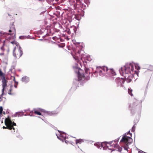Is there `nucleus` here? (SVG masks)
Instances as JSON below:
<instances>
[{
	"mask_svg": "<svg viewBox=\"0 0 153 153\" xmlns=\"http://www.w3.org/2000/svg\"><path fill=\"white\" fill-rule=\"evenodd\" d=\"M119 137L117 139L110 142H104L102 143H98L94 144V145L99 149H101L102 148L104 149V148L106 146L108 148L109 150H111L112 151L116 150L115 149H112L109 148V147H111L113 146L114 148H115V147H118V145L116 144L113 143L114 142H116L118 141L119 139Z\"/></svg>",
	"mask_w": 153,
	"mask_h": 153,
	"instance_id": "obj_1",
	"label": "nucleus"
},
{
	"mask_svg": "<svg viewBox=\"0 0 153 153\" xmlns=\"http://www.w3.org/2000/svg\"><path fill=\"white\" fill-rule=\"evenodd\" d=\"M97 71H99V74L100 76H103L106 74H109L111 72L113 75H115V73L111 69H108L107 67L104 66L102 67H99L97 68Z\"/></svg>",
	"mask_w": 153,
	"mask_h": 153,
	"instance_id": "obj_2",
	"label": "nucleus"
},
{
	"mask_svg": "<svg viewBox=\"0 0 153 153\" xmlns=\"http://www.w3.org/2000/svg\"><path fill=\"white\" fill-rule=\"evenodd\" d=\"M119 71L120 74L124 76L125 78V79H124L125 81H126L127 83L131 82L132 78L131 75H132L133 73L125 72V71L123 70L122 67L119 69Z\"/></svg>",
	"mask_w": 153,
	"mask_h": 153,
	"instance_id": "obj_3",
	"label": "nucleus"
},
{
	"mask_svg": "<svg viewBox=\"0 0 153 153\" xmlns=\"http://www.w3.org/2000/svg\"><path fill=\"white\" fill-rule=\"evenodd\" d=\"M73 68L75 72L77 74L78 81L81 83H82L83 81L85 80V78L83 74H81L82 72V70L81 68L76 66L74 67Z\"/></svg>",
	"mask_w": 153,
	"mask_h": 153,
	"instance_id": "obj_4",
	"label": "nucleus"
},
{
	"mask_svg": "<svg viewBox=\"0 0 153 153\" xmlns=\"http://www.w3.org/2000/svg\"><path fill=\"white\" fill-rule=\"evenodd\" d=\"M126 133L122 137L120 140V142H124L125 143V146L123 148L125 150H127L128 147V144L131 143L133 141L132 139L130 137L127 136Z\"/></svg>",
	"mask_w": 153,
	"mask_h": 153,
	"instance_id": "obj_5",
	"label": "nucleus"
},
{
	"mask_svg": "<svg viewBox=\"0 0 153 153\" xmlns=\"http://www.w3.org/2000/svg\"><path fill=\"white\" fill-rule=\"evenodd\" d=\"M123 70L127 72V73H131L134 74L137 73V71H134V65L131 63H127L125 65L124 67L122 68Z\"/></svg>",
	"mask_w": 153,
	"mask_h": 153,
	"instance_id": "obj_6",
	"label": "nucleus"
},
{
	"mask_svg": "<svg viewBox=\"0 0 153 153\" xmlns=\"http://www.w3.org/2000/svg\"><path fill=\"white\" fill-rule=\"evenodd\" d=\"M5 123L8 129L10 130H11L12 129H13V130L15 129L13 127V126H16V124L14 122H12L10 118H6L5 119Z\"/></svg>",
	"mask_w": 153,
	"mask_h": 153,
	"instance_id": "obj_7",
	"label": "nucleus"
},
{
	"mask_svg": "<svg viewBox=\"0 0 153 153\" xmlns=\"http://www.w3.org/2000/svg\"><path fill=\"white\" fill-rule=\"evenodd\" d=\"M58 132L59 133V134L58 135L56 134L57 136V138L62 142H63L64 140H65L66 138V134L63 132L58 130Z\"/></svg>",
	"mask_w": 153,
	"mask_h": 153,
	"instance_id": "obj_8",
	"label": "nucleus"
},
{
	"mask_svg": "<svg viewBox=\"0 0 153 153\" xmlns=\"http://www.w3.org/2000/svg\"><path fill=\"white\" fill-rule=\"evenodd\" d=\"M116 82L118 87H123L124 82H125L124 79L123 78H117L115 79Z\"/></svg>",
	"mask_w": 153,
	"mask_h": 153,
	"instance_id": "obj_9",
	"label": "nucleus"
},
{
	"mask_svg": "<svg viewBox=\"0 0 153 153\" xmlns=\"http://www.w3.org/2000/svg\"><path fill=\"white\" fill-rule=\"evenodd\" d=\"M81 51V50H78L76 53H75L74 55L72 54L74 58L77 62L79 61L80 59L83 61L82 58V57H80V53Z\"/></svg>",
	"mask_w": 153,
	"mask_h": 153,
	"instance_id": "obj_10",
	"label": "nucleus"
},
{
	"mask_svg": "<svg viewBox=\"0 0 153 153\" xmlns=\"http://www.w3.org/2000/svg\"><path fill=\"white\" fill-rule=\"evenodd\" d=\"M9 32H12V33H8L6 32H0V33L1 34L3 33V35L5 34H8V35H11L13 34L14 35V36H16V30L14 26H13L12 27H11L10 28V29L9 30Z\"/></svg>",
	"mask_w": 153,
	"mask_h": 153,
	"instance_id": "obj_11",
	"label": "nucleus"
},
{
	"mask_svg": "<svg viewBox=\"0 0 153 153\" xmlns=\"http://www.w3.org/2000/svg\"><path fill=\"white\" fill-rule=\"evenodd\" d=\"M2 77L1 78V79L2 80V89L3 91H4L5 88L7 85V81L5 79V78L4 74H3V75L2 76Z\"/></svg>",
	"mask_w": 153,
	"mask_h": 153,
	"instance_id": "obj_12",
	"label": "nucleus"
},
{
	"mask_svg": "<svg viewBox=\"0 0 153 153\" xmlns=\"http://www.w3.org/2000/svg\"><path fill=\"white\" fill-rule=\"evenodd\" d=\"M90 74L89 71V69L88 68H86L85 69V76L83 74L84 76H85V80L83 81L82 83L86 81L89 80L90 78L89 75Z\"/></svg>",
	"mask_w": 153,
	"mask_h": 153,
	"instance_id": "obj_13",
	"label": "nucleus"
},
{
	"mask_svg": "<svg viewBox=\"0 0 153 153\" xmlns=\"http://www.w3.org/2000/svg\"><path fill=\"white\" fill-rule=\"evenodd\" d=\"M70 4H72L74 6H76L79 5L80 3V0H68Z\"/></svg>",
	"mask_w": 153,
	"mask_h": 153,
	"instance_id": "obj_14",
	"label": "nucleus"
},
{
	"mask_svg": "<svg viewBox=\"0 0 153 153\" xmlns=\"http://www.w3.org/2000/svg\"><path fill=\"white\" fill-rule=\"evenodd\" d=\"M29 78L27 76H25L23 77L21 79L22 81L25 83H27L29 82Z\"/></svg>",
	"mask_w": 153,
	"mask_h": 153,
	"instance_id": "obj_15",
	"label": "nucleus"
},
{
	"mask_svg": "<svg viewBox=\"0 0 153 153\" xmlns=\"http://www.w3.org/2000/svg\"><path fill=\"white\" fill-rule=\"evenodd\" d=\"M24 115L23 112V111L19 112H16L15 114H13V116L16 117H21L22 116Z\"/></svg>",
	"mask_w": 153,
	"mask_h": 153,
	"instance_id": "obj_16",
	"label": "nucleus"
},
{
	"mask_svg": "<svg viewBox=\"0 0 153 153\" xmlns=\"http://www.w3.org/2000/svg\"><path fill=\"white\" fill-rule=\"evenodd\" d=\"M71 31L72 33H75L76 31V29L74 26H72L70 27Z\"/></svg>",
	"mask_w": 153,
	"mask_h": 153,
	"instance_id": "obj_17",
	"label": "nucleus"
},
{
	"mask_svg": "<svg viewBox=\"0 0 153 153\" xmlns=\"http://www.w3.org/2000/svg\"><path fill=\"white\" fill-rule=\"evenodd\" d=\"M18 51L20 54L19 57H20L23 54V52L22 48L20 46H19Z\"/></svg>",
	"mask_w": 153,
	"mask_h": 153,
	"instance_id": "obj_18",
	"label": "nucleus"
},
{
	"mask_svg": "<svg viewBox=\"0 0 153 153\" xmlns=\"http://www.w3.org/2000/svg\"><path fill=\"white\" fill-rule=\"evenodd\" d=\"M134 65L135 67V69L137 70H139L140 69V67L139 65L138 64H135Z\"/></svg>",
	"mask_w": 153,
	"mask_h": 153,
	"instance_id": "obj_19",
	"label": "nucleus"
},
{
	"mask_svg": "<svg viewBox=\"0 0 153 153\" xmlns=\"http://www.w3.org/2000/svg\"><path fill=\"white\" fill-rule=\"evenodd\" d=\"M4 45H5V41H4L3 42V44L2 46L0 48L1 50L3 52H4V51L5 50V49L4 48Z\"/></svg>",
	"mask_w": 153,
	"mask_h": 153,
	"instance_id": "obj_20",
	"label": "nucleus"
},
{
	"mask_svg": "<svg viewBox=\"0 0 153 153\" xmlns=\"http://www.w3.org/2000/svg\"><path fill=\"white\" fill-rule=\"evenodd\" d=\"M65 31L69 34H70L71 33L70 28H67L66 29Z\"/></svg>",
	"mask_w": 153,
	"mask_h": 153,
	"instance_id": "obj_21",
	"label": "nucleus"
},
{
	"mask_svg": "<svg viewBox=\"0 0 153 153\" xmlns=\"http://www.w3.org/2000/svg\"><path fill=\"white\" fill-rule=\"evenodd\" d=\"M132 90L131 89H128V92L129 94L131 96H133V94L132 93Z\"/></svg>",
	"mask_w": 153,
	"mask_h": 153,
	"instance_id": "obj_22",
	"label": "nucleus"
},
{
	"mask_svg": "<svg viewBox=\"0 0 153 153\" xmlns=\"http://www.w3.org/2000/svg\"><path fill=\"white\" fill-rule=\"evenodd\" d=\"M82 139H79V140H76V144H77L78 143H79L80 144L81 143V142H82Z\"/></svg>",
	"mask_w": 153,
	"mask_h": 153,
	"instance_id": "obj_23",
	"label": "nucleus"
},
{
	"mask_svg": "<svg viewBox=\"0 0 153 153\" xmlns=\"http://www.w3.org/2000/svg\"><path fill=\"white\" fill-rule=\"evenodd\" d=\"M98 72H99V71H97H97H96L95 72H94L92 74L93 76L94 77H97V74H96Z\"/></svg>",
	"mask_w": 153,
	"mask_h": 153,
	"instance_id": "obj_24",
	"label": "nucleus"
},
{
	"mask_svg": "<svg viewBox=\"0 0 153 153\" xmlns=\"http://www.w3.org/2000/svg\"><path fill=\"white\" fill-rule=\"evenodd\" d=\"M16 46L14 48L13 50V56L14 57H16V54L15 53V51L16 50Z\"/></svg>",
	"mask_w": 153,
	"mask_h": 153,
	"instance_id": "obj_25",
	"label": "nucleus"
},
{
	"mask_svg": "<svg viewBox=\"0 0 153 153\" xmlns=\"http://www.w3.org/2000/svg\"><path fill=\"white\" fill-rule=\"evenodd\" d=\"M115 147L117 148V151L118 152H121V151H122V147H119V145H118V147Z\"/></svg>",
	"mask_w": 153,
	"mask_h": 153,
	"instance_id": "obj_26",
	"label": "nucleus"
},
{
	"mask_svg": "<svg viewBox=\"0 0 153 153\" xmlns=\"http://www.w3.org/2000/svg\"><path fill=\"white\" fill-rule=\"evenodd\" d=\"M39 110L42 112L45 113H46L47 114H49L48 111H45L44 109L41 108H39Z\"/></svg>",
	"mask_w": 153,
	"mask_h": 153,
	"instance_id": "obj_27",
	"label": "nucleus"
},
{
	"mask_svg": "<svg viewBox=\"0 0 153 153\" xmlns=\"http://www.w3.org/2000/svg\"><path fill=\"white\" fill-rule=\"evenodd\" d=\"M34 112L35 114H37L39 115H41V113L40 112L38 111H36V110L35 111L34 110Z\"/></svg>",
	"mask_w": 153,
	"mask_h": 153,
	"instance_id": "obj_28",
	"label": "nucleus"
},
{
	"mask_svg": "<svg viewBox=\"0 0 153 153\" xmlns=\"http://www.w3.org/2000/svg\"><path fill=\"white\" fill-rule=\"evenodd\" d=\"M135 128H136V126H135V124L132 127V129H131V132H134L135 130Z\"/></svg>",
	"mask_w": 153,
	"mask_h": 153,
	"instance_id": "obj_29",
	"label": "nucleus"
},
{
	"mask_svg": "<svg viewBox=\"0 0 153 153\" xmlns=\"http://www.w3.org/2000/svg\"><path fill=\"white\" fill-rule=\"evenodd\" d=\"M148 69L150 71H153V66L150 65L149 66V68Z\"/></svg>",
	"mask_w": 153,
	"mask_h": 153,
	"instance_id": "obj_30",
	"label": "nucleus"
},
{
	"mask_svg": "<svg viewBox=\"0 0 153 153\" xmlns=\"http://www.w3.org/2000/svg\"><path fill=\"white\" fill-rule=\"evenodd\" d=\"M3 111V107L2 106H0V114H1Z\"/></svg>",
	"mask_w": 153,
	"mask_h": 153,
	"instance_id": "obj_31",
	"label": "nucleus"
},
{
	"mask_svg": "<svg viewBox=\"0 0 153 153\" xmlns=\"http://www.w3.org/2000/svg\"><path fill=\"white\" fill-rule=\"evenodd\" d=\"M27 37L26 36H20L19 37V38L21 39H23L25 38H26Z\"/></svg>",
	"mask_w": 153,
	"mask_h": 153,
	"instance_id": "obj_32",
	"label": "nucleus"
},
{
	"mask_svg": "<svg viewBox=\"0 0 153 153\" xmlns=\"http://www.w3.org/2000/svg\"><path fill=\"white\" fill-rule=\"evenodd\" d=\"M4 94V91H3V90H2V94L1 95H0V99H1V98L2 97Z\"/></svg>",
	"mask_w": 153,
	"mask_h": 153,
	"instance_id": "obj_33",
	"label": "nucleus"
},
{
	"mask_svg": "<svg viewBox=\"0 0 153 153\" xmlns=\"http://www.w3.org/2000/svg\"><path fill=\"white\" fill-rule=\"evenodd\" d=\"M14 45H15L17 47H18V46H19V43L17 42L16 41V42L15 43V44H14Z\"/></svg>",
	"mask_w": 153,
	"mask_h": 153,
	"instance_id": "obj_34",
	"label": "nucleus"
},
{
	"mask_svg": "<svg viewBox=\"0 0 153 153\" xmlns=\"http://www.w3.org/2000/svg\"><path fill=\"white\" fill-rule=\"evenodd\" d=\"M10 90H9V91L10 92H11L12 90V87H13V85H11L10 86Z\"/></svg>",
	"mask_w": 153,
	"mask_h": 153,
	"instance_id": "obj_35",
	"label": "nucleus"
},
{
	"mask_svg": "<svg viewBox=\"0 0 153 153\" xmlns=\"http://www.w3.org/2000/svg\"><path fill=\"white\" fill-rule=\"evenodd\" d=\"M3 75V73L0 69V76H2Z\"/></svg>",
	"mask_w": 153,
	"mask_h": 153,
	"instance_id": "obj_36",
	"label": "nucleus"
},
{
	"mask_svg": "<svg viewBox=\"0 0 153 153\" xmlns=\"http://www.w3.org/2000/svg\"><path fill=\"white\" fill-rule=\"evenodd\" d=\"M16 42V41H13L10 42V43L13 44V45H14L15 43Z\"/></svg>",
	"mask_w": 153,
	"mask_h": 153,
	"instance_id": "obj_37",
	"label": "nucleus"
},
{
	"mask_svg": "<svg viewBox=\"0 0 153 153\" xmlns=\"http://www.w3.org/2000/svg\"><path fill=\"white\" fill-rule=\"evenodd\" d=\"M139 153H146L145 152H144L143 151H142L140 150L138 151Z\"/></svg>",
	"mask_w": 153,
	"mask_h": 153,
	"instance_id": "obj_38",
	"label": "nucleus"
},
{
	"mask_svg": "<svg viewBox=\"0 0 153 153\" xmlns=\"http://www.w3.org/2000/svg\"><path fill=\"white\" fill-rule=\"evenodd\" d=\"M130 134V137L131 138V134H130V131H129L127 133V134Z\"/></svg>",
	"mask_w": 153,
	"mask_h": 153,
	"instance_id": "obj_39",
	"label": "nucleus"
},
{
	"mask_svg": "<svg viewBox=\"0 0 153 153\" xmlns=\"http://www.w3.org/2000/svg\"><path fill=\"white\" fill-rule=\"evenodd\" d=\"M4 52H3L0 53V56L3 55H4Z\"/></svg>",
	"mask_w": 153,
	"mask_h": 153,
	"instance_id": "obj_40",
	"label": "nucleus"
},
{
	"mask_svg": "<svg viewBox=\"0 0 153 153\" xmlns=\"http://www.w3.org/2000/svg\"><path fill=\"white\" fill-rule=\"evenodd\" d=\"M135 104H136V103H135V102L132 105H130V107H131V108H132L134 106L133 105H134Z\"/></svg>",
	"mask_w": 153,
	"mask_h": 153,
	"instance_id": "obj_41",
	"label": "nucleus"
},
{
	"mask_svg": "<svg viewBox=\"0 0 153 153\" xmlns=\"http://www.w3.org/2000/svg\"><path fill=\"white\" fill-rule=\"evenodd\" d=\"M13 80L15 82H16V83H17V84H18V82H16V81H15V77H14V79H13Z\"/></svg>",
	"mask_w": 153,
	"mask_h": 153,
	"instance_id": "obj_42",
	"label": "nucleus"
},
{
	"mask_svg": "<svg viewBox=\"0 0 153 153\" xmlns=\"http://www.w3.org/2000/svg\"><path fill=\"white\" fill-rule=\"evenodd\" d=\"M56 37L54 36V37H53L52 38V39H53V40H55V39H56Z\"/></svg>",
	"mask_w": 153,
	"mask_h": 153,
	"instance_id": "obj_43",
	"label": "nucleus"
},
{
	"mask_svg": "<svg viewBox=\"0 0 153 153\" xmlns=\"http://www.w3.org/2000/svg\"><path fill=\"white\" fill-rule=\"evenodd\" d=\"M65 142L66 143H68V141L67 140H65Z\"/></svg>",
	"mask_w": 153,
	"mask_h": 153,
	"instance_id": "obj_44",
	"label": "nucleus"
},
{
	"mask_svg": "<svg viewBox=\"0 0 153 153\" xmlns=\"http://www.w3.org/2000/svg\"><path fill=\"white\" fill-rule=\"evenodd\" d=\"M3 128H5V129H6V128H7V126H6V127H4V126H3Z\"/></svg>",
	"mask_w": 153,
	"mask_h": 153,
	"instance_id": "obj_45",
	"label": "nucleus"
},
{
	"mask_svg": "<svg viewBox=\"0 0 153 153\" xmlns=\"http://www.w3.org/2000/svg\"><path fill=\"white\" fill-rule=\"evenodd\" d=\"M14 87H15L16 88H17V85H14Z\"/></svg>",
	"mask_w": 153,
	"mask_h": 153,
	"instance_id": "obj_46",
	"label": "nucleus"
},
{
	"mask_svg": "<svg viewBox=\"0 0 153 153\" xmlns=\"http://www.w3.org/2000/svg\"><path fill=\"white\" fill-rule=\"evenodd\" d=\"M8 94L10 95H11L12 94L10 92L8 93Z\"/></svg>",
	"mask_w": 153,
	"mask_h": 153,
	"instance_id": "obj_47",
	"label": "nucleus"
},
{
	"mask_svg": "<svg viewBox=\"0 0 153 153\" xmlns=\"http://www.w3.org/2000/svg\"><path fill=\"white\" fill-rule=\"evenodd\" d=\"M57 12L59 13V15H60V13L59 11H57Z\"/></svg>",
	"mask_w": 153,
	"mask_h": 153,
	"instance_id": "obj_48",
	"label": "nucleus"
},
{
	"mask_svg": "<svg viewBox=\"0 0 153 153\" xmlns=\"http://www.w3.org/2000/svg\"><path fill=\"white\" fill-rule=\"evenodd\" d=\"M63 12H62L61 13V15H62L63 14Z\"/></svg>",
	"mask_w": 153,
	"mask_h": 153,
	"instance_id": "obj_49",
	"label": "nucleus"
},
{
	"mask_svg": "<svg viewBox=\"0 0 153 153\" xmlns=\"http://www.w3.org/2000/svg\"><path fill=\"white\" fill-rule=\"evenodd\" d=\"M9 49H8V50H7L8 52H9Z\"/></svg>",
	"mask_w": 153,
	"mask_h": 153,
	"instance_id": "obj_50",
	"label": "nucleus"
},
{
	"mask_svg": "<svg viewBox=\"0 0 153 153\" xmlns=\"http://www.w3.org/2000/svg\"><path fill=\"white\" fill-rule=\"evenodd\" d=\"M27 111H27V110H25V112Z\"/></svg>",
	"mask_w": 153,
	"mask_h": 153,
	"instance_id": "obj_51",
	"label": "nucleus"
},
{
	"mask_svg": "<svg viewBox=\"0 0 153 153\" xmlns=\"http://www.w3.org/2000/svg\"><path fill=\"white\" fill-rule=\"evenodd\" d=\"M39 0V1H43V0Z\"/></svg>",
	"mask_w": 153,
	"mask_h": 153,
	"instance_id": "obj_52",
	"label": "nucleus"
},
{
	"mask_svg": "<svg viewBox=\"0 0 153 153\" xmlns=\"http://www.w3.org/2000/svg\"><path fill=\"white\" fill-rule=\"evenodd\" d=\"M25 115V116H26V115H26V114H25V115H24H24Z\"/></svg>",
	"mask_w": 153,
	"mask_h": 153,
	"instance_id": "obj_53",
	"label": "nucleus"
},
{
	"mask_svg": "<svg viewBox=\"0 0 153 153\" xmlns=\"http://www.w3.org/2000/svg\"><path fill=\"white\" fill-rule=\"evenodd\" d=\"M39 40H43L42 39H39Z\"/></svg>",
	"mask_w": 153,
	"mask_h": 153,
	"instance_id": "obj_54",
	"label": "nucleus"
},
{
	"mask_svg": "<svg viewBox=\"0 0 153 153\" xmlns=\"http://www.w3.org/2000/svg\"><path fill=\"white\" fill-rule=\"evenodd\" d=\"M3 113H4V114H5V113H4V112H3Z\"/></svg>",
	"mask_w": 153,
	"mask_h": 153,
	"instance_id": "obj_55",
	"label": "nucleus"
},
{
	"mask_svg": "<svg viewBox=\"0 0 153 153\" xmlns=\"http://www.w3.org/2000/svg\"><path fill=\"white\" fill-rule=\"evenodd\" d=\"M1 100H0V102H1Z\"/></svg>",
	"mask_w": 153,
	"mask_h": 153,
	"instance_id": "obj_56",
	"label": "nucleus"
}]
</instances>
